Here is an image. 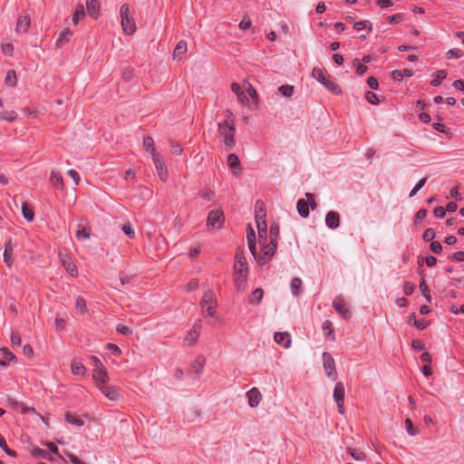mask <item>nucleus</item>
I'll return each instance as SVG.
<instances>
[{
    "label": "nucleus",
    "mask_w": 464,
    "mask_h": 464,
    "mask_svg": "<svg viewBox=\"0 0 464 464\" xmlns=\"http://www.w3.org/2000/svg\"><path fill=\"white\" fill-rule=\"evenodd\" d=\"M72 34V33L69 28L63 29L61 32L58 39L56 40V46L62 47L63 45H64L69 41Z\"/></svg>",
    "instance_id": "a878e982"
},
{
    "label": "nucleus",
    "mask_w": 464,
    "mask_h": 464,
    "mask_svg": "<svg viewBox=\"0 0 464 464\" xmlns=\"http://www.w3.org/2000/svg\"><path fill=\"white\" fill-rule=\"evenodd\" d=\"M71 371L72 374L84 375L86 369L81 362L73 360L71 362Z\"/></svg>",
    "instance_id": "bb28decb"
},
{
    "label": "nucleus",
    "mask_w": 464,
    "mask_h": 464,
    "mask_svg": "<svg viewBox=\"0 0 464 464\" xmlns=\"http://www.w3.org/2000/svg\"><path fill=\"white\" fill-rule=\"evenodd\" d=\"M21 208L24 218L30 222L33 221L34 218V212L28 203L24 202Z\"/></svg>",
    "instance_id": "c756f323"
},
{
    "label": "nucleus",
    "mask_w": 464,
    "mask_h": 464,
    "mask_svg": "<svg viewBox=\"0 0 464 464\" xmlns=\"http://www.w3.org/2000/svg\"><path fill=\"white\" fill-rule=\"evenodd\" d=\"M85 16V10L82 4H78L76 5L75 12L72 15V23L74 24H78L80 20L82 19Z\"/></svg>",
    "instance_id": "cd10ccee"
},
{
    "label": "nucleus",
    "mask_w": 464,
    "mask_h": 464,
    "mask_svg": "<svg viewBox=\"0 0 464 464\" xmlns=\"http://www.w3.org/2000/svg\"><path fill=\"white\" fill-rule=\"evenodd\" d=\"M266 213L263 209V203L260 204V208L256 210V221L257 230H261L264 232V229H267L266 222Z\"/></svg>",
    "instance_id": "6ab92c4d"
},
{
    "label": "nucleus",
    "mask_w": 464,
    "mask_h": 464,
    "mask_svg": "<svg viewBox=\"0 0 464 464\" xmlns=\"http://www.w3.org/2000/svg\"><path fill=\"white\" fill-rule=\"evenodd\" d=\"M251 26V21L248 17L246 16H244L242 21L240 22L239 24V27L242 29V30H246L248 29L249 27Z\"/></svg>",
    "instance_id": "774afa93"
},
{
    "label": "nucleus",
    "mask_w": 464,
    "mask_h": 464,
    "mask_svg": "<svg viewBox=\"0 0 464 464\" xmlns=\"http://www.w3.org/2000/svg\"><path fill=\"white\" fill-rule=\"evenodd\" d=\"M143 149L146 151H150L151 154V159L154 158V155H160L156 151L154 140L150 136H147L143 139Z\"/></svg>",
    "instance_id": "5701e85b"
},
{
    "label": "nucleus",
    "mask_w": 464,
    "mask_h": 464,
    "mask_svg": "<svg viewBox=\"0 0 464 464\" xmlns=\"http://www.w3.org/2000/svg\"><path fill=\"white\" fill-rule=\"evenodd\" d=\"M2 52L6 55H13L14 47L11 44H4L1 46Z\"/></svg>",
    "instance_id": "680f3d73"
},
{
    "label": "nucleus",
    "mask_w": 464,
    "mask_h": 464,
    "mask_svg": "<svg viewBox=\"0 0 464 464\" xmlns=\"http://www.w3.org/2000/svg\"><path fill=\"white\" fill-rule=\"evenodd\" d=\"M424 241L430 242L435 237V231L433 228H427L422 236Z\"/></svg>",
    "instance_id": "603ef678"
},
{
    "label": "nucleus",
    "mask_w": 464,
    "mask_h": 464,
    "mask_svg": "<svg viewBox=\"0 0 464 464\" xmlns=\"http://www.w3.org/2000/svg\"><path fill=\"white\" fill-rule=\"evenodd\" d=\"M61 263L62 266L65 268L67 273L72 276H77L78 271L75 266V265L70 260L68 256H62L61 257Z\"/></svg>",
    "instance_id": "412c9836"
},
{
    "label": "nucleus",
    "mask_w": 464,
    "mask_h": 464,
    "mask_svg": "<svg viewBox=\"0 0 464 464\" xmlns=\"http://www.w3.org/2000/svg\"><path fill=\"white\" fill-rule=\"evenodd\" d=\"M17 119V113L14 111H6L0 114L1 121H14Z\"/></svg>",
    "instance_id": "c9c22d12"
},
{
    "label": "nucleus",
    "mask_w": 464,
    "mask_h": 464,
    "mask_svg": "<svg viewBox=\"0 0 464 464\" xmlns=\"http://www.w3.org/2000/svg\"><path fill=\"white\" fill-rule=\"evenodd\" d=\"M365 99L368 102L372 103V104H378L379 103V99L378 97L376 96V94L372 92H366L365 93Z\"/></svg>",
    "instance_id": "8fccbe9b"
},
{
    "label": "nucleus",
    "mask_w": 464,
    "mask_h": 464,
    "mask_svg": "<svg viewBox=\"0 0 464 464\" xmlns=\"http://www.w3.org/2000/svg\"><path fill=\"white\" fill-rule=\"evenodd\" d=\"M248 248L255 259L257 258L256 246V233L255 230L249 227L246 233Z\"/></svg>",
    "instance_id": "dca6fc26"
},
{
    "label": "nucleus",
    "mask_w": 464,
    "mask_h": 464,
    "mask_svg": "<svg viewBox=\"0 0 464 464\" xmlns=\"http://www.w3.org/2000/svg\"><path fill=\"white\" fill-rule=\"evenodd\" d=\"M247 276H235V285L238 291H244Z\"/></svg>",
    "instance_id": "a19ab883"
},
{
    "label": "nucleus",
    "mask_w": 464,
    "mask_h": 464,
    "mask_svg": "<svg viewBox=\"0 0 464 464\" xmlns=\"http://www.w3.org/2000/svg\"><path fill=\"white\" fill-rule=\"evenodd\" d=\"M224 221V215L221 209H214L208 213L207 224L208 227H220Z\"/></svg>",
    "instance_id": "9b49d317"
},
{
    "label": "nucleus",
    "mask_w": 464,
    "mask_h": 464,
    "mask_svg": "<svg viewBox=\"0 0 464 464\" xmlns=\"http://www.w3.org/2000/svg\"><path fill=\"white\" fill-rule=\"evenodd\" d=\"M290 288L293 295L299 296L302 294V280L299 277H295L291 280Z\"/></svg>",
    "instance_id": "393cba45"
},
{
    "label": "nucleus",
    "mask_w": 464,
    "mask_h": 464,
    "mask_svg": "<svg viewBox=\"0 0 464 464\" xmlns=\"http://www.w3.org/2000/svg\"><path fill=\"white\" fill-rule=\"evenodd\" d=\"M312 76L316 79L319 82L324 84L329 91L334 94H341L342 90L333 80L330 79L327 72L321 68H314L312 71Z\"/></svg>",
    "instance_id": "f257e3e1"
},
{
    "label": "nucleus",
    "mask_w": 464,
    "mask_h": 464,
    "mask_svg": "<svg viewBox=\"0 0 464 464\" xmlns=\"http://www.w3.org/2000/svg\"><path fill=\"white\" fill-rule=\"evenodd\" d=\"M65 420L68 423H71V424H73V425H77L79 427L82 426L83 425V420L79 419L77 416L70 413V412H67L65 414Z\"/></svg>",
    "instance_id": "4c0bfd02"
},
{
    "label": "nucleus",
    "mask_w": 464,
    "mask_h": 464,
    "mask_svg": "<svg viewBox=\"0 0 464 464\" xmlns=\"http://www.w3.org/2000/svg\"><path fill=\"white\" fill-rule=\"evenodd\" d=\"M200 328L201 325L200 322L198 321L193 325L192 329L187 334L184 339V342L187 345L191 346L194 343H196L197 340L199 337Z\"/></svg>",
    "instance_id": "f8f14e48"
},
{
    "label": "nucleus",
    "mask_w": 464,
    "mask_h": 464,
    "mask_svg": "<svg viewBox=\"0 0 464 464\" xmlns=\"http://www.w3.org/2000/svg\"><path fill=\"white\" fill-rule=\"evenodd\" d=\"M296 208H297V211L300 214V216H302L303 218L308 217L309 207H308L307 201H305L304 199H299L297 201Z\"/></svg>",
    "instance_id": "7c9ffc66"
},
{
    "label": "nucleus",
    "mask_w": 464,
    "mask_h": 464,
    "mask_svg": "<svg viewBox=\"0 0 464 464\" xmlns=\"http://www.w3.org/2000/svg\"><path fill=\"white\" fill-rule=\"evenodd\" d=\"M435 79H433L430 82V84L432 86H439L441 82V80L445 79L447 77V72L444 70H440L435 74Z\"/></svg>",
    "instance_id": "ea45409f"
},
{
    "label": "nucleus",
    "mask_w": 464,
    "mask_h": 464,
    "mask_svg": "<svg viewBox=\"0 0 464 464\" xmlns=\"http://www.w3.org/2000/svg\"><path fill=\"white\" fill-rule=\"evenodd\" d=\"M108 400L112 401H118L122 400V391L117 387L109 385L108 383L106 385L101 386L99 390Z\"/></svg>",
    "instance_id": "39448f33"
},
{
    "label": "nucleus",
    "mask_w": 464,
    "mask_h": 464,
    "mask_svg": "<svg viewBox=\"0 0 464 464\" xmlns=\"http://www.w3.org/2000/svg\"><path fill=\"white\" fill-rule=\"evenodd\" d=\"M11 343L13 345H21V337L18 332L13 331L11 334Z\"/></svg>",
    "instance_id": "4d7b16f0"
},
{
    "label": "nucleus",
    "mask_w": 464,
    "mask_h": 464,
    "mask_svg": "<svg viewBox=\"0 0 464 464\" xmlns=\"http://www.w3.org/2000/svg\"><path fill=\"white\" fill-rule=\"evenodd\" d=\"M116 330L118 333L123 335H130L132 334V330L123 324H118Z\"/></svg>",
    "instance_id": "6e6d98bb"
},
{
    "label": "nucleus",
    "mask_w": 464,
    "mask_h": 464,
    "mask_svg": "<svg viewBox=\"0 0 464 464\" xmlns=\"http://www.w3.org/2000/svg\"><path fill=\"white\" fill-rule=\"evenodd\" d=\"M0 448L3 449L5 450V452L6 454H8L9 456L16 457V452L14 450H11L7 446L5 438L1 434H0Z\"/></svg>",
    "instance_id": "79ce46f5"
},
{
    "label": "nucleus",
    "mask_w": 464,
    "mask_h": 464,
    "mask_svg": "<svg viewBox=\"0 0 464 464\" xmlns=\"http://www.w3.org/2000/svg\"><path fill=\"white\" fill-rule=\"evenodd\" d=\"M324 368L327 377L334 381L337 373L335 370V362L333 356L328 353H323Z\"/></svg>",
    "instance_id": "423d86ee"
},
{
    "label": "nucleus",
    "mask_w": 464,
    "mask_h": 464,
    "mask_svg": "<svg viewBox=\"0 0 464 464\" xmlns=\"http://www.w3.org/2000/svg\"><path fill=\"white\" fill-rule=\"evenodd\" d=\"M13 246L11 245V242H7L5 246V251H4V262L6 264L7 266H12L13 265Z\"/></svg>",
    "instance_id": "b1692460"
},
{
    "label": "nucleus",
    "mask_w": 464,
    "mask_h": 464,
    "mask_svg": "<svg viewBox=\"0 0 464 464\" xmlns=\"http://www.w3.org/2000/svg\"><path fill=\"white\" fill-rule=\"evenodd\" d=\"M414 289H415V285L412 283L406 282L404 284L403 291L406 295H411L413 293Z\"/></svg>",
    "instance_id": "e2e57ef3"
},
{
    "label": "nucleus",
    "mask_w": 464,
    "mask_h": 464,
    "mask_svg": "<svg viewBox=\"0 0 464 464\" xmlns=\"http://www.w3.org/2000/svg\"><path fill=\"white\" fill-rule=\"evenodd\" d=\"M86 10L88 14L93 19H98L101 12L99 0H86Z\"/></svg>",
    "instance_id": "4468645a"
},
{
    "label": "nucleus",
    "mask_w": 464,
    "mask_h": 464,
    "mask_svg": "<svg viewBox=\"0 0 464 464\" xmlns=\"http://www.w3.org/2000/svg\"><path fill=\"white\" fill-rule=\"evenodd\" d=\"M170 144H171V153H173L175 155H180L183 150L181 146L173 141H170Z\"/></svg>",
    "instance_id": "338daca9"
},
{
    "label": "nucleus",
    "mask_w": 464,
    "mask_h": 464,
    "mask_svg": "<svg viewBox=\"0 0 464 464\" xmlns=\"http://www.w3.org/2000/svg\"><path fill=\"white\" fill-rule=\"evenodd\" d=\"M279 92L284 97H291L294 93V86L289 84H284L278 88Z\"/></svg>",
    "instance_id": "58836bf2"
},
{
    "label": "nucleus",
    "mask_w": 464,
    "mask_h": 464,
    "mask_svg": "<svg viewBox=\"0 0 464 464\" xmlns=\"http://www.w3.org/2000/svg\"><path fill=\"white\" fill-rule=\"evenodd\" d=\"M405 426H406V430L407 432L411 435V436H414L417 434V431L414 430L413 428V424L411 422V420L410 419H406L405 420Z\"/></svg>",
    "instance_id": "13d9d810"
},
{
    "label": "nucleus",
    "mask_w": 464,
    "mask_h": 464,
    "mask_svg": "<svg viewBox=\"0 0 464 464\" xmlns=\"http://www.w3.org/2000/svg\"><path fill=\"white\" fill-rule=\"evenodd\" d=\"M152 161L154 163L156 171L158 173L159 178L162 181H166L169 177L167 166L160 155H154L152 158Z\"/></svg>",
    "instance_id": "6e6552de"
},
{
    "label": "nucleus",
    "mask_w": 464,
    "mask_h": 464,
    "mask_svg": "<svg viewBox=\"0 0 464 464\" xmlns=\"http://www.w3.org/2000/svg\"><path fill=\"white\" fill-rule=\"evenodd\" d=\"M200 196L208 201H210L214 198L215 193L209 188H205L201 191Z\"/></svg>",
    "instance_id": "3c124183"
},
{
    "label": "nucleus",
    "mask_w": 464,
    "mask_h": 464,
    "mask_svg": "<svg viewBox=\"0 0 464 464\" xmlns=\"http://www.w3.org/2000/svg\"><path fill=\"white\" fill-rule=\"evenodd\" d=\"M233 269L235 276H248V266L243 248L238 247L236 251Z\"/></svg>",
    "instance_id": "20e7f679"
},
{
    "label": "nucleus",
    "mask_w": 464,
    "mask_h": 464,
    "mask_svg": "<svg viewBox=\"0 0 464 464\" xmlns=\"http://www.w3.org/2000/svg\"><path fill=\"white\" fill-rule=\"evenodd\" d=\"M462 55L463 53L460 49H450L446 53V56L448 59L459 58Z\"/></svg>",
    "instance_id": "de8ad7c7"
},
{
    "label": "nucleus",
    "mask_w": 464,
    "mask_h": 464,
    "mask_svg": "<svg viewBox=\"0 0 464 464\" xmlns=\"http://www.w3.org/2000/svg\"><path fill=\"white\" fill-rule=\"evenodd\" d=\"M92 378L99 390L101 386L106 385L110 381V377L105 367L94 368L92 372Z\"/></svg>",
    "instance_id": "0eeeda50"
},
{
    "label": "nucleus",
    "mask_w": 464,
    "mask_h": 464,
    "mask_svg": "<svg viewBox=\"0 0 464 464\" xmlns=\"http://www.w3.org/2000/svg\"><path fill=\"white\" fill-rule=\"evenodd\" d=\"M426 181L427 178H422L421 179H420L418 183L414 186V188L411 189L409 196L411 198L414 197L417 194V192L425 185Z\"/></svg>",
    "instance_id": "a18cd8bd"
},
{
    "label": "nucleus",
    "mask_w": 464,
    "mask_h": 464,
    "mask_svg": "<svg viewBox=\"0 0 464 464\" xmlns=\"http://www.w3.org/2000/svg\"><path fill=\"white\" fill-rule=\"evenodd\" d=\"M262 246V256H257L256 260L261 263H266L267 260H269L275 254L276 249V242L274 240H271L269 244H263Z\"/></svg>",
    "instance_id": "1a4fd4ad"
},
{
    "label": "nucleus",
    "mask_w": 464,
    "mask_h": 464,
    "mask_svg": "<svg viewBox=\"0 0 464 464\" xmlns=\"http://www.w3.org/2000/svg\"><path fill=\"white\" fill-rule=\"evenodd\" d=\"M353 64L354 65L356 64V72H357V74L362 75V74H364L367 72V66L364 65V64H359L358 63V59H355L353 61Z\"/></svg>",
    "instance_id": "bf43d9fd"
},
{
    "label": "nucleus",
    "mask_w": 464,
    "mask_h": 464,
    "mask_svg": "<svg viewBox=\"0 0 464 464\" xmlns=\"http://www.w3.org/2000/svg\"><path fill=\"white\" fill-rule=\"evenodd\" d=\"M31 20L29 15L24 14L18 17L15 26V32L17 34H24L30 27Z\"/></svg>",
    "instance_id": "2eb2a0df"
},
{
    "label": "nucleus",
    "mask_w": 464,
    "mask_h": 464,
    "mask_svg": "<svg viewBox=\"0 0 464 464\" xmlns=\"http://www.w3.org/2000/svg\"><path fill=\"white\" fill-rule=\"evenodd\" d=\"M344 386L342 382H337L334 391V398L335 401H344Z\"/></svg>",
    "instance_id": "c85d7f7f"
},
{
    "label": "nucleus",
    "mask_w": 464,
    "mask_h": 464,
    "mask_svg": "<svg viewBox=\"0 0 464 464\" xmlns=\"http://www.w3.org/2000/svg\"><path fill=\"white\" fill-rule=\"evenodd\" d=\"M218 132L224 138L226 149L231 150L236 144L234 125L223 121L218 123Z\"/></svg>",
    "instance_id": "f03ea898"
},
{
    "label": "nucleus",
    "mask_w": 464,
    "mask_h": 464,
    "mask_svg": "<svg viewBox=\"0 0 464 464\" xmlns=\"http://www.w3.org/2000/svg\"><path fill=\"white\" fill-rule=\"evenodd\" d=\"M349 454L355 459V460H362L365 459V454L362 451H359L355 449H348Z\"/></svg>",
    "instance_id": "49530a36"
},
{
    "label": "nucleus",
    "mask_w": 464,
    "mask_h": 464,
    "mask_svg": "<svg viewBox=\"0 0 464 464\" xmlns=\"http://www.w3.org/2000/svg\"><path fill=\"white\" fill-rule=\"evenodd\" d=\"M274 340L276 343L282 344L286 349L291 346V337L287 332L275 333Z\"/></svg>",
    "instance_id": "a211bd4d"
},
{
    "label": "nucleus",
    "mask_w": 464,
    "mask_h": 464,
    "mask_svg": "<svg viewBox=\"0 0 464 464\" xmlns=\"http://www.w3.org/2000/svg\"><path fill=\"white\" fill-rule=\"evenodd\" d=\"M75 307L77 310H79L81 313H84L86 310V304L83 298L78 297L76 299Z\"/></svg>",
    "instance_id": "5fc2aeb1"
},
{
    "label": "nucleus",
    "mask_w": 464,
    "mask_h": 464,
    "mask_svg": "<svg viewBox=\"0 0 464 464\" xmlns=\"http://www.w3.org/2000/svg\"><path fill=\"white\" fill-rule=\"evenodd\" d=\"M76 237L78 239H87L90 237V231L87 230L83 226L80 225L76 232Z\"/></svg>",
    "instance_id": "c03bdc74"
},
{
    "label": "nucleus",
    "mask_w": 464,
    "mask_h": 464,
    "mask_svg": "<svg viewBox=\"0 0 464 464\" xmlns=\"http://www.w3.org/2000/svg\"><path fill=\"white\" fill-rule=\"evenodd\" d=\"M187 52V43L185 41H180L176 45L173 51V58L176 59L180 57Z\"/></svg>",
    "instance_id": "72a5a7b5"
},
{
    "label": "nucleus",
    "mask_w": 464,
    "mask_h": 464,
    "mask_svg": "<svg viewBox=\"0 0 464 464\" xmlns=\"http://www.w3.org/2000/svg\"><path fill=\"white\" fill-rule=\"evenodd\" d=\"M67 174L73 179L75 185L79 184L81 178L77 171H75L73 169H69L67 171Z\"/></svg>",
    "instance_id": "0e129e2a"
},
{
    "label": "nucleus",
    "mask_w": 464,
    "mask_h": 464,
    "mask_svg": "<svg viewBox=\"0 0 464 464\" xmlns=\"http://www.w3.org/2000/svg\"><path fill=\"white\" fill-rule=\"evenodd\" d=\"M246 398L248 405L251 408H255L258 406L260 401L262 400V394L257 388L254 387L246 392Z\"/></svg>",
    "instance_id": "ddd939ff"
},
{
    "label": "nucleus",
    "mask_w": 464,
    "mask_h": 464,
    "mask_svg": "<svg viewBox=\"0 0 464 464\" xmlns=\"http://www.w3.org/2000/svg\"><path fill=\"white\" fill-rule=\"evenodd\" d=\"M325 224L331 229H335L340 226V216L335 211H329L325 217Z\"/></svg>",
    "instance_id": "f3484780"
},
{
    "label": "nucleus",
    "mask_w": 464,
    "mask_h": 464,
    "mask_svg": "<svg viewBox=\"0 0 464 464\" xmlns=\"http://www.w3.org/2000/svg\"><path fill=\"white\" fill-rule=\"evenodd\" d=\"M204 363H205V359H204V358H202V357H199V358H198V359L194 362V363H193L192 367H193V369H194L198 373H200V372H201V371H202V369H203V367H204Z\"/></svg>",
    "instance_id": "09e8293b"
},
{
    "label": "nucleus",
    "mask_w": 464,
    "mask_h": 464,
    "mask_svg": "<svg viewBox=\"0 0 464 464\" xmlns=\"http://www.w3.org/2000/svg\"><path fill=\"white\" fill-rule=\"evenodd\" d=\"M333 306L343 318L349 319L351 317V311L342 296H337L334 299Z\"/></svg>",
    "instance_id": "9d476101"
},
{
    "label": "nucleus",
    "mask_w": 464,
    "mask_h": 464,
    "mask_svg": "<svg viewBox=\"0 0 464 464\" xmlns=\"http://www.w3.org/2000/svg\"><path fill=\"white\" fill-rule=\"evenodd\" d=\"M5 84L9 87H14L17 84L16 73L14 70H9L5 78Z\"/></svg>",
    "instance_id": "473e14b6"
},
{
    "label": "nucleus",
    "mask_w": 464,
    "mask_h": 464,
    "mask_svg": "<svg viewBox=\"0 0 464 464\" xmlns=\"http://www.w3.org/2000/svg\"><path fill=\"white\" fill-rule=\"evenodd\" d=\"M430 250L435 254H440L442 250V246L439 241H432L430 244Z\"/></svg>",
    "instance_id": "052dcab7"
},
{
    "label": "nucleus",
    "mask_w": 464,
    "mask_h": 464,
    "mask_svg": "<svg viewBox=\"0 0 464 464\" xmlns=\"http://www.w3.org/2000/svg\"><path fill=\"white\" fill-rule=\"evenodd\" d=\"M121 20L122 30L126 34L131 35L136 32V24L132 17Z\"/></svg>",
    "instance_id": "aec40b11"
},
{
    "label": "nucleus",
    "mask_w": 464,
    "mask_h": 464,
    "mask_svg": "<svg viewBox=\"0 0 464 464\" xmlns=\"http://www.w3.org/2000/svg\"><path fill=\"white\" fill-rule=\"evenodd\" d=\"M264 295V291L261 288H256L254 290L249 297V302L251 304H259V302L262 300Z\"/></svg>",
    "instance_id": "f704fd0d"
},
{
    "label": "nucleus",
    "mask_w": 464,
    "mask_h": 464,
    "mask_svg": "<svg viewBox=\"0 0 464 464\" xmlns=\"http://www.w3.org/2000/svg\"><path fill=\"white\" fill-rule=\"evenodd\" d=\"M120 15H121V19H124V18H129V17H131L130 14V7H129V5L127 4H124L121 6V9H120Z\"/></svg>",
    "instance_id": "864d4df0"
},
{
    "label": "nucleus",
    "mask_w": 464,
    "mask_h": 464,
    "mask_svg": "<svg viewBox=\"0 0 464 464\" xmlns=\"http://www.w3.org/2000/svg\"><path fill=\"white\" fill-rule=\"evenodd\" d=\"M450 258L453 261L462 262L464 261V252L459 251L452 254Z\"/></svg>",
    "instance_id": "69168bd1"
},
{
    "label": "nucleus",
    "mask_w": 464,
    "mask_h": 464,
    "mask_svg": "<svg viewBox=\"0 0 464 464\" xmlns=\"http://www.w3.org/2000/svg\"><path fill=\"white\" fill-rule=\"evenodd\" d=\"M244 88L247 92L246 95H249L256 102L257 93L256 91L253 88V86L248 82H245Z\"/></svg>",
    "instance_id": "37998d69"
},
{
    "label": "nucleus",
    "mask_w": 464,
    "mask_h": 464,
    "mask_svg": "<svg viewBox=\"0 0 464 464\" xmlns=\"http://www.w3.org/2000/svg\"><path fill=\"white\" fill-rule=\"evenodd\" d=\"M50 179H51L52 183L54 186L60 188L61 189L63 188V187H64L63 179V177H62L60 172L53 170L51 172V178Z\"/></svg>",
    "instance_id": "2f4dec72"
},
{
    "label": "nucleus",
    "mask_w": 464,
    "mask_h": 464,
    "mask_svg": "<svg viewBox=\"0 0 464 464\" xmlns=\"http://www.w3.org/2000/svg\"><path fill=\"white\" fill-rule=\"evenodd\" d=\"M420 290L422 295L425 297L426 301L428 303H430L431 296L430 294V289H429V286L427 285L426 281L424 279H422L421 282L420 283Z\"/></svg>",
    "instance_id": "e433bc0d"
},
{
    "label": "nucleus",
    "mask_w": 464,
    "mask_h": 464,
    "mask_svg": "<svg viewBox=\"0 0 464 464\" xmlns=\"http://www.w3.org/2000/svg\"><path fill=\"white\" fill-rule=\"evenodd\" d=\"M227 165L231 169L234 170L235 175H238L240 173V170H241L240 161H239L238 157L236 154L231 153L228 155Z\"/></svg>",
    "instance_id": "4be33fe9"
},
{
    "label": "nucleus",
    "mask_w": 464,
    "mask_h": 464,
    "mask_svg": "<svg viewBox=\"0 0 464 464\" xmlns=\"http://www.w3.org/2000/svg\"><path fill=\"white\" fill-rule=\"evenodd\" d=\"M217 298L212 290H207L204 292L202 299L200 301V307L202 314H208V316H214L216 314Z\"/></svg>",
    "instance_id": "7ed1b4c3"
}]
</instances>
